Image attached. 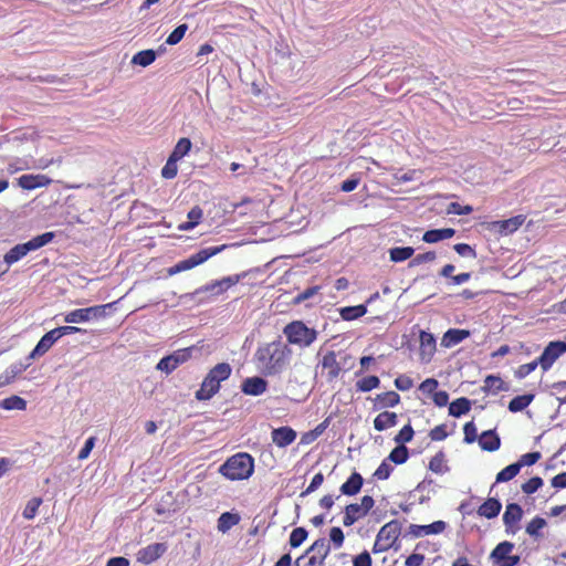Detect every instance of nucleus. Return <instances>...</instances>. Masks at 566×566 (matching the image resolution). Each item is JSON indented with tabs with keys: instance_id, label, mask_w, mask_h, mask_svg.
Wrapping results in <instances>:
<instances>
[{
	"instance_id": "nucleus-6",
	"label": "nucleus",
	"mask_w": 566,
	"mask_h": 566,
	"mask_svg": "<svg viewBox=\"0 0 566 566\" xmlns=\"http://www.w3.org/2000/svg\"><path fill=\"white\" fill-rule=\"evenodd\" d=\"M401 532V525L398 521H390L378 532L373 547L374 553H384L390 549L397 542Z\"/></svg>"
},
{
	"instance_id": "nucleus-61",
	"label": "nucleus",
	"mask_w": 566,
	"mask_h": 566,
	"mask_svg": "<svg viewBox=\"0 0 566 566\" xmlns=\"http://www.w3.org/2000/svg\"><path fill=\"white\" fill-rule=\"evenodd\" d=\"M541 459V453L539 452H530V453H525L521 457L520 461L516 462V464H521V468L524 467V465H533L535 464L538 460Z\"/></svg>"
},
{
	"instance_id": "nucleus-7",
	"label": "nucleus",
	"mask_w": 566,
	"mask_h": 566,
	"mask_svg": "<svg viewBox=\"0 0 566 566\" xmlns=\"http://www.w3.org/2000/svg\"><path fill=\"white\" fill-rule=\"evenodd\" d=\"M113 303L104 304V305H94L84 308H77L71 311L64 315V322L69 324H80L90 322L92 319H98L105 317L106 310L112 307Z\"/></svg>"
},
{
	"instance_id": "nucleus-44",
	"label": "nucleus",
	"mask_w": 566,
	"mask_h": 566,
	"mask_svg": "<svg viewBox=\"0 0 566 566\" xmlns=\"http://www.w3.org/2000/svg\"><path fill=\"white\" fill-rule=\"evenodd\" d=\"M42 503V499L41 497H32L25 505L24 510H23V517L27 518V520H32L34 518V516L36 515V512L39 510V506L41 505Z\"/></svg>"
},
{
	"instance_id": "nucleus-56",
	"label": "nucleus",
	"mask_w": 566,
	"mask_h": 566,
	"mask_svg": "<svg viewBox=\"0 0 566 566\" xmlns=\"http://www.w3.org/2000/svg\"><path fill=\"white\" fill-rule=\"evenodd\" d=\"M539 365V361L538 359L537 360H534V361H531L528 364H524V365H521L517 370L515 371V376L520 379L522 378H525L526 376H528L531 373H533L536 367Z\"/></svg>"
},
{
	"instance_id": "nucleus-45",
	"label": "nucleus",
	"mask_w": 566,
	"mask_h": 566,
	"mask_svg": "<svg viewBox=\"0 0 566 566\" xmlns=\"http://www.w3.org/2000/svg\"><path fill=\"white\" fill-rule=\"evenodd\" d=\"M429 469L434 473H444L447 467L444 464V453L438 452L429 462Z\"/></svg>"
},
{
	"instance_id": "nucleus-58",
	"label": "nucleus",
	"mask_w": 566,
	"mask_h": 566,
	"mask_svg": "<svg viewBox=\"0 0 566 566\" xmlns=\"http://www.w3.org/2000/svg\"><path fill=\"white\" fill-rule=\"evenodd\" d=\"M413 429L410 424L405 426L399 433L396 436L395 441L399 444L409 442L412 440Z\"/></svg>"
},
{
	"instance_id": "nucleus-31",
	"label": "nucleus",
	"mask_w": 566,
	"mask_h": 566,
	"mask_svg": "<svg viewBox=\"0 0 566 566\" xmlns=\"http://www.w3.org/2000/svg\"><path fill=\"white\" fill-rule=\"evenodd\" d=\"M415 253L411 247H397L389 250L390 260L392 262H402L410 259Z\"/></svg>"
},
{
	"instance_id": "nucleus-24",
	"label": "nucleus",
	"mask_w": 566,
	"mask_h": 566,
	"mask_svg": "<svg viewBox=\"0 0 566 566\" xmlns=\"http://www.w3.org/2000/svg\"><path fill=\"white\" fill-rule=\"evenodd\" d=\"M397 418L398 417L395 412L384 411L375 418L374 427L377 431H384L396 426Z\"/></svg>"
},
{
	"instance_id": "nucleus-4",
	"label": "nucleus",
	"mask_w": 566,
	"mask_h": 566,
	"mask_svg": "<svg viewBox=\"0 0 566 566\" xmlns=\"http://www.w3.org/2000/svg\"><path fill=\"white\" fill-rule=\"evenodd\" d=\"M53 238H54L53 232H45L41 235H38V237L31 239L30 241H28L25 243L14 245L12 249H10L4 254V258H3L4 263L8 266L12 265L13 263H15V262L20 261L22 258H24L29 252L35 251V250L44 247L45 244L50 243Z\"/></svg>"
},
{
	"instance_id": "nucleus-2",
	"label": "nucleus",
	"mask_w": 566,
	"mask_h": 566,
	"mask_svg": "<svg viewBox=\"0 0 566 566\" xmlns=\"http://www.w3.org/2000/svg\"><path fill=\"white\" fill-rule=\"evenodd\" d=\"M253 471V458L243 452L232 455L220 467V473L232 481L245 480L252 475Z\"/></svg>"
},
{
	"instance_id": "nucleus-53",
	"label": "nucleus",
	"mask_w": 566,
	"mask_h": 566,
	"mask_svg": "<svg viewBox=\"0 0 566 566\" xmlns=\"http://www.w3.org/2000/svg\"><path fill=\"white\" fill-rule=\"evenodd\" d=\"M156 368L163 373H166L167 375L172 373L176 368H177V365L175 364L174 359L171 358L170 355L161 358L159 360V363L157 364Z\"/></svg>"
},
{
	"instance_id": "nucleus-1",
	"label": "nucleus",
	"mask_w": 566,
	"mask_h": 566,
	"mask_svg": "<svg viewBox=\"0 0 566 566\" xmlns=\"http://www.w3.org/2000/svg\"><path fill=\"white\" fill-rule=\"evenodd\" d=\"M254 358L263 374L276 375L287 364L289 350L280 342H272L260 346Z\"/></svg>"
},
{
	"instance_id": "nucleus-14",
	"label": "nucleus",
	"mask_w": 566,
	"mask_h": 566,
	"mask_svg": "<svg viewBox=\"0 0 566 566\" xmlns=\"http://www.w3.org/2000/svg\"><path fill=\"white\" fill-rule=\"evenodd\" d=\"M436 353V338L424 331L420 332V359L429 363Z\"/></svg>"
},
{
	"instance_id": "nucleus-15",
	"label": "nucleus",
	"mask_w": 566,
	"mask_h": 566,
	"mask_svg": "<svg viewBox=\"0 0 566 566\" xmlns=\"http://www.w3.org/2000/svg\"><path fill=\"white\" fill-rule=\"evenodd\" d=\"M447 524L443 521H437L429 525H416L409 526V534L413 537H422L431 534H440L446 530Z\"/></svg>"
},
{
	"instance_id": "nucleus-29",
	"label": "nucleus",
	"mask_w": 566,
	"mask_h": 566,
	"mask_svg": "<svg viewBox=\"0 0 566 566\" xmlns=\"http://www.w3.org/2000/svg\"><path fill=\"white\" fill-rule=\"evenodd\" d=\"M471 408V401L468 398H458L457 400L452 401L449 406V413L453 417H460L462 415H465L470 411Z\"/></svg>"
},
{
	"instance_id": "nucleus-48",
	"label": "nucleus",
	"mask_w": 566,
	"mask_h": 566,
	"mask_svg": "<svg viewBox=\"0 0 566 566\" xmlns=\"http://www.w3.org/2000/svg\"><path fill=\"white\" fill-rule=\"evenodd\" d=\"M307 537V531L304 527H296L290 535V545L295 548L298 547Z\"/></svg>"
},
{
	"instance_id": "nucleus-9",
	"label": "nucleus",
	"mask_w": 566,
	"mask_h": 566,
	"mask_svg": "<svg viewBox=\"0 0 566 566\" xmlns=\"http://www.w3.org/2000/svg\"><path fill=\"white\" fill-rule=\"evenodd\" d=\"M514 544L511 542L500 543L491 553L494 566H515L520 562V556L512 555Z\"/></svg>"
},
{
	"instance_id": "nucleus-37",
	"label": "nucleus",
	"mask_w": 566,
	"mask_h": 566,
	"mask_svg": "<svg viewBox=\"0 0 566 566\" xmlns=\"http://www.w3.org/2000/svg\"><path fill=\"white\" fill-rule=\"evenodd\" d=\"M329 551H331V547H329V544L327 543V541L325 538H318L306 551V555L315 554L325 559L326 556L328 555Z\"/></svg>"
},
{
	"instance_id": "nucleus-51",
	"label": "nucleus",
	"mask_w": 566,
	"mask_h": 566,
	"mask_svg": "<svg viewBox=\"0 0 566 566\" xmlns=\"http://www.w3.org/2000/svg\"><path fill=\"white\" fill-rule=\"evenodd\" d=\"M192 347L182 348L170 354L177 367L186 363L191 357Z\"/></svg>"
},
{
	"instance_id": "nucleus-25",
	"label": "nucleus",
	"mask_w": 566,
	"mask_h": 566,
	"mask_svg": "<svg viewBox=\"0 0 566 566\" xmlns=\"http://www.w3.org/2000/svg\"><path fill=\"white\" fill-rule=\"evenodd\" d=\"M501 503L496 499H489L478 510L479 515L486 518H493L499 515L501 511Z\"/></svg>"
},
{
	"instance_id": "nucleus-27",
	"label": "nucleus",
	"mask_w": 566,
	"mask_h": 566,
	"mask_svg": "<svg viewBox=\"0 0 566 566\" xmlns=\"http://www.w3.org/2000/svg\"><path fill=\"white\" fill-rule=\"evenodd\" d=\"M322 366L328 370V376L331 378H336L340 373V366L337 363L336 354L334 352H329L323 357Z\"/></svg>"
},
{
	"instance_id": "nucleus-35",
	"label": "nucleus",
	"mask_w": 566,
	"mask_h": 566,
	"mask_svg": "<svg viewBox=\"0 0 566 566\" xmlns=\"http://www.w3.org/2000/svg\"><path fill=\"white\" fill-rule=\"evenodd\" d=\"M191 140L189 138H186V137H182L180 138L172 153L170 154V157L177 159V160H180L182 157H185L191 149Z\"/></svg>"
},
{
	"instance_id": "nucleus-30",
	"label": "nucleus",
	"mask_w": 566,
	"mask_h": 566,
	"mask_svg": "<svg viewBox=\"0 0 566 566\" xmlns=\"http://www.w3.org/2000/svg\"><path fill=\"white\" fill-rule=\"evenodd\" d=\"M156 60V52L154 50H144L136 53L132 59V64L146 67Z\"/></svg>"
},
{
	"instance_id": "nucleus-8",
	"label": "nucleus",
	"mask_w": 566,
	"mask_h": 566,
	"mask_svg": "<svg viewBox=\"0 0 566 566\" xmlns=\"http://www.w3.org/2000/svg\"><path fill=\"white\" fill-rule=\"evenodd\" d=\"M244 276L245 273L224 276L221 280L212 281L197 289L195 294L199 295L201 293H211L212 295H220L224 291L229 290L231 286L239 283Z\"/></svg>"
},
{
	"instance_id": "nucleus-57",
	"label": "nucleus",
	"mask_w": 566,
	"mask_h": 566,
	"mask_svg": "<svg viewBox=\"0 0 566 566\" xmlns=\"http://www.w3.org/2000/svg\"><path fill=\"white\" fill-rule=\"evenodd\" d=\"M436 260V253L434 252H426V253H422V254H418L416 255L409 263V266L410 268H413V266H417V265H420L422 263H428V262H432Z\"/></svg>"
},
{
	"instance_id": "nucleus-22",
	"label": "nucleus",
	"mask_w": 566,
	"mask_h": 566,
	"mask_svg": "<svg viewBox=\"0 0 566 566\" xmlns=\"http://www.w3.org/2000/svg\"><path fill=\"white\" fill-rule=\"evenodd\" d=\"M363 482V476L359 473L354 472L348 480L342 484L340 492L345 495H355L360 491Z\"/></svg>"
},
{
	"instance_id": "nucleus-16",
	"label": "nucleus",
	"mask_w": 566,
	"mask_h": 566,
	"mask_svg": "<svg viewBox=\"0 0 566 566\" xmlns=\"http://www.w3.org/2000/svg\"><path fill=\"white\" fill-rule=\"evenodd\" d=\"M268 381L261 377L254 376L243 380L241 390L249 396H260L265 392Z\"/></svg>"
},
{
	"instance_id": "nucleus-49",
	"label": "nucleus",
	"mask_w": 566,
	"mask_h": 566,
	"mask_svg": "<svg viewBox=\"0 0 566 566\" xmlns=\"http://www.w3.org/2000/svg\"><path fill=\"white\" fill-rule=\"evenodd\" d=\"M178 161L179 160L169 156L167 163L165 164V166L161 169V176L166 179L175 178L178 172V166H177Z\"/></svg>"
},
{
	"instance_id": "nucleus-55",
	"label": "nucleus",
	"mask_w": 566,
	"mask_h": 566,
	"mask_svg": "<svg viewBox=\"0 0 566 566\" xmlns=\"http://www.w3.org/2000/svg\"><path fill=\"white\" fill-rule=\"evenodd\" d=\"M392 465L388 462V460H384L381 462V464L377 468V470L375 471L374 473V476L377 478L378 480H386L389 478L391 471H392Z\"/></svg>"
},
{
	"instance_id": "nucleus-64",
	"label": "nucleus",
	"mask_w": 566,
	"mask_h": 566,
	"mask_svg": "<svg viewBox=\"0 0 566 566\" xmlns=\"http://www.w3.org/2000/svg\"><path fill=\"white\" fill-rule=\"evenodd\" d=\"M438 381L433 378H428L426 380H423L420 386H419V389L423 392V394H434L436 392V389L438 387Z\"/></svg>"
},
{
	"instance_id": "nucleus-38",
	"label": "nucleus",
	"mask_w": 566,
	"mask_h": 566,
	"mask_svg": "<svg viewBox=\"0 0 566 566\" xmlns=\"http://www.w3.org/2000/svg\"><path fill=\"white\" fill-rule=\"evenodd\" d=\"M0 407L6 410H24L27 401L19 396H11L0 402Z\"/></svg>"
},
{
	"instance_id": "nucleus-13",
	"label": "nucleus",
	"mask_w": 566,
	"mask_h": 566,
	"mask_svg": "<svg viewBox=\"0 0 566 566\" xmlns=\"http://www.w3.org/2000/svg\"><path fill=\"white\" fill-rule=\"evenodd\" d=\"M523 515L522 507L516 503H511L506 506L503 514V522L506 527V532L515 533L516 524L521 521Z\"/></svg>"
},
{
	"instance_id": "nucleus-17",
	"label": "nucleus",
	"mask_w": 566,
	"mask_h": 566,
	"mask_svg": "<svg viewBox=\"0 0 566 566\" xmlns=\"http://www.w3.org/2000/svg\"><path fill=\"white\" fill-rule=\"evenodd\" d=\"M271 438L279 448H285L294 442L296 432L290 427H281L273 429Z\"/></svg>"
},
{
	"instance_id": "nucleus-43",
	"label": "nucleus",
	"mask_w": 566,
	"mask_h": 566,
	"mask_svg": "<svg viewBox=\"0 0 566 566\" xmlns=\"http://www.w3.org/2000/svg\"><path fill=\"white\" fill-rule=\"evenodd\" d=\"M408 459V449L403 444L396 447L389 454L388 459L396 464H402Z\"/></svg>"
},
{
	"instance_id": "nucleus-41",
	"label": "nucleus",
	"mask_w": 566,
	"mask_h": 566,
	"mask_svg": "<svg viewBox=\"0 0 566 566\" xmlns=\"http://www.w3.org/2000/svg\"><path fill=\"white\" fill-rule=\"evenodd\" d=\"M521 470V464H510L506 468H504L502 471H500L496 475V483L507 482L512 479H514Z\"/></svg>"
},
{
	"instance_id": "nucleus-28",
	"label": "nucleus",
	"mask_w": 566,
	"mask_h": 566,
	"mask_svg": "<svg viewBox=\"0 0 566 566\" xmlns=\"http://www.w3.org/2000/svg\"><path fill=\"white\" fill-rule=\"evenodd\" d=\"M240 522V516L230 512L222 513L218 518V531L227 533L230 528Z\"/></svg>"
},
{
	"instance_id": "nucleus-63",
	"label": "nucleus",
	"mask_w": 566,
	"mask_h": 566,
	"mask_svg": "<svg viewBox=\"0 0 566 566\" xmlns=\"http://www.w3.org/2000/svg\"><path fill=\"white\" fill-rule=\"evenodd\" d=\"M395 386L401 391H407L412 388L413 381L410 377L402 375L395 379Z\"/></svg>"
},
{
	"instance_id": "nucleus-10",
	"label": "nucleus",
	"mask_w": 566,
	"mask_h": 566,
	"mask_svg": "<svg viewBox=\"0 0 566 566\" xmlns=\"http://www.w3.org/2000/svg\"><path fill=\"white\" fill-rule=\"evenodd\" d=\"M564 353H566V343L551 342L538 357V361L543 370L549 369L556 359Z\"/></svg>"
},
{
	"instance_id": "nucleus-12",
	"label": "nucleus",
	"mask_w": 566,
	"mask_h": 566,
	"mask_svg": "<svg viewBox=\"0 0 566 566\" xmlns=\"http://www.w3.org/2000/svg\"><path fill=\"white\" fill-rule=\"evenodd\" d=\"M19 187L24 190H33L36 188L48 187L52 179L45 175H22L17 179Z\"/></svg>"
},
{
	"instance_id": "nucleus-42",
	"label": "nucleus",
	"mask_w": 566,
	"mask_h": 566,
	"mask_svg": "<svg viewBox=\"0 0 566 566\" xmlns=\"http://www.w3.org/2000/svg\"><path fill=\"white\" fill-rule=\"evenodd\" d=\"M380 380L377 376H367L356 382L358 390L363 392L370 391L379 386Z\"/></svg>"
},
{
	"instance_id": "nucleus-52",
	"label": "nucleus",
	"mask_w": 566,
	"mask_h": 566,
	"mask_svg": "<svg viewBox=\"0 0 566 566\" xmlns=\"http://www.w3.org/2000/svg\"><path fill=\"white\" fill-rule=\"evenodd\" d=\"M323 563H324V558H322L321 556H317L315 554L310 556L307 558V560L305 559V555H302L295 562L296 566H322Z\"/></svg>"
},
{
	"instance_id": "nucleus-47",
	"label": "nucleus",
	"mask_w": 566,
	"mask_h": 566,
	"mask_svg": "<svg viewBox=\"0 0 566 566\" xmlns=\"http://www.w3.org/2000/svg\"><path fill=\"white\" fill-rule=\"evenodd\" d=\"M188 30L187 24H180L178 25L166 39V43L169 45H175L179 43L182 38L185 36L186 32Z\"/></svg>"
},
{
	"instance_id": "nucleus-40",
	"label": "nucleus",
	"mask_w": 566,
	"mask_h": 566,
	"mask_svg": "<svg viewBox=\"0 0 566 566\" xmlns=\"http://www.w3.org/2000/svg\"><path fill=\"white\" fill-rule=\"evenodd\" d=\"M202 217V210L199 208V207H193L189 212H188V219L189 221L188 222H184L181 223L178 228L179 230H182V231H188V230H191L193 229L199 220L201 219Z\"/></svg>"
},
{
	"instance_id": "nucleus-33",
	"label": "nucleus",
	"mask_w": 566,
	"mask_h": 566,
	"mask_svg": "<svg viewBox=\"0 0 566 566\" xmlns=\"http://www.w3.org/2000/svg\"><path fill=\"white\" fill-rule=\"evenodd\" d=\"M483 389L488 392L497 394L506 390L505 382L497 376L490 375L484 380Z\"/></svg>"
},
{
	"instance_id": "nucleus-3",
	"label": "nucleus",
	"mask_w": 566,
	"mask_h": 566,
	"mask_svg": "<svg viewBox=\"0 0 566 566\" xmlns=\"http://www.w3.org/2000/svg\"><path fill=\"white\" fill-rule=\"evenodd\" d=\"M232 368L228 363L217 364L203 379L201 387L196 392L198 400H209L212 398L220 388V382L228 379L231 375Z\"/></svg>"
},
{
	"instance_id": "nucleus-21",
	"label": "nucleus",
	"mask_w": 566,
	"mask_h": 566,
	"mask_svg": "<svg viewBox=\"0 0 566 566\" xmlns=\"http://www.w3.org/2000/svg\"><path fill=\"white\" fill-rule=\"evenodd\" d=\"M454 233L455 230L452 228L428 230L424 232L422 240L427 243H436L452 238Z\"/></svg>"
},
{
	"instance_id": "nucleus-20",
	"label": "nucleus",
	"mask_w": 566,
	"mask_h": 566,
	"mask_svg": "<svg viewBox=\"0 0 566 566\" xmlns=\"http://www.w3.org/2000/svg\"><path fill=\"white\" fill-rule=\"evenodd\" d=\"M470 336V332L467 329H449L441 339V345L449 348L461 343Z\"/></svg>"
},
{
	"instance_id": "nucleus-18",
	"label": "nucleus",
	"mask_w": 566,
	"mask_h": 566,
	"mask_svg": "<svg viewBox=\"0 0 566 566\" xmlns=\"http://www.w3.org/2000/svg\"><path fill=\"white\" fill-rule=\"evenodd\" d=\"M59 338L60 336H57L55 329L48 332L45 335L42 336L40 342L36 344L34 349L29 355L28 359L31 360L35 357L44 355Z\"/></svg>"
},
{
	"instance_id": "nucleus-60",
	"label": "nucleus",
	"mask_w": 566,
	"mask_h": 566,
	"mask_svg": "<svg viewBox=\"0 0 566 566\" xmlns=\"http://www.w3.org/2000/svg\"><path fill=\"white\" fill-rule=\"evenodd\" d=\"M454 250L455 252L461 255V256H464V258H472L474 259L476 256V253L474 251V249L467 244V243H458L454 245Z\"/></svg>"
},
{
	"instance_id": "nucleus-19",
	"label": "nucleus",
	"mask_w": 566,
	"mask_h": 566,
	"mask_svg": "<svg viewBox=\"0 0 566 566\" xmlns=\"http://www.w3.org/2000/svg\"><path fill=\"white\" fill-rule=\"evenodd\" d=\"M479 444L482 450L493 452L500 449L501 440L493 430H488L480 436Z\"/></svg>"
},
{
	"instance_id": "nucleus-39",
	"label": "nucleus",
	"mask_w": 566,
	"mask_h": 566,
	"mask_svg": "<svg viewBox=\"0 0 566 566\" xmlns=\"http://www.w3.org/2000/svg\"><path fill=\"white\" fill-rule=\"evenodd\" d=\"M367 308L365 305L347 306L342 308L340 316L345 321H352L365 315Z\"/></svg>"
},
{
	"instance_id": "nucleus-59",
	"label": "nucleus",
	"mask_w": 566,
	"mask_h": 566,
	"mask_svg": "<svg viewBox=\"0 0 566 566\" xmlns=\"http://www.w3.org/2000/svg\"><path fill=\"white\" fill-rule=\"evenodd\" d=\"M463 432L465 443H473L476 440V427L472 421L464 424Z\"/></svg>"
},
{
	"instance_id": "nucleus-5",
	"label": "nucleus",
	"mask_w": 566,
	"mask_h": 566,
	"mask_svg": "<svg viewBox=\"0 0 566 566\" xmlns=\"http://www.w3.org/2000/svg\"><path fill=\"white\" fill-rule=\"evenodd\" d=\"M283 334L290 344L301 348L311 346L317 338V332L314 328L307 327L302 321H294L287 324L283 329Z\"/></svg>"
},
{
	"instance_id": "nucleus-11",
	"label": "nucleus",
	"mask_w": 566,
	"mask_h": 566,
	"mask_svg": "<svg viewBox=\"0 0 566 566\" xmlns=\"http://www.w3.org/2000/svg\"><path fill=\"white\" fill-rule=\"evenodd\" d=\"M167 548L166 543L150 544L137 552V560L146 565L151 564L160 558L166 553Z\"/></svg>"
},
{
	"instance_id": "nucleus-50",
	"label": "nucleus",
	"mask_w": 566,
	"mask_h": 566,
	"mask_svg": "<svg viewBox=\"0 0 566 566\" xmlns=\"http://www.w3.org/2000/svg\"><path fill=\"white\" fill-rule=\"evenodd\" d=\"M197 266L195 259L190 255L188 259L178 262L175 266L169 269V274H176L182 271L190 270Z\"/></svg>"
},
{
	"instance_id": "nucleus-34",
	"label": "nucleus",
	"mask_w": 566,
	"mask_h": 566,
	"mask_svg": "<svg viewBox=\"0 0 566 566\" xmlns=\"http://www.w3.org/2000/svg\"><path fill=\"white\" fill-rule=\"evenodd\" d=\"M365 516L364 513H361L360 509L358 507V504H349L345 509V516L343 518V524L345 526L353 525L358 518Z\"/></svg>"
},
{
	"instance_id": "nucleus-36",
	"label": "nucleus",
	"mask_w": 566,
	"mask_h": 566,
	"mask_svg": "<svg viewBox=\"0 0 566 566\" xmlns=\"http://www.w3.org/2000/svg\"><path fill=\"white\" fill-rule=\"evenodd\" d=\"M534 399V395H523L513 398L509 403L511 412H518L524 410Z\"/></svg>"
},
{
	"instance_id": "nucleus-54",
	"label": "nucleus",
	"mask_w": 566,
	"mask_h": 566,
	"mask_svg": "<svg viewBox=\"0 0 566 566\" xmlns=\"http://www.w3.org/2000/svg\"><path fill=\"white\" fill-rule=\"evenodd\" d=\"M542 485L543 480L539 476H534L522 485V490L526 494H532L536 492Z\"/></svg>"
},
{
	"instance_id": "nucleus-46",
	"label": "nucleus",
	"mask_w": 566,
	"mask_h": 566,
	"mask_svg": "<svg viewBox=\"0 0 566 566\" xmlns=\"http://www.w3.org/2000/svg\"><path fill=\"white\" fill-rule=\"evenodd\" d=\"M546 526V521L543 517L533 518L526 526V533L530 536L537 537L539 536V531Z\"/></svg>"
},
{
	"instance_id": "nucleus-62",
	"label": "nucleus",
	"mask_w": 566,
	"mask_h": 566,
	"mask_svg": "<svg viewBox=\"0 0 566 566\" xmlns=\"http://www.w3.org/2000/svg\"><path fill=\"white\" fill-rule=\"evenodd\" d=\"M329 537L336 548L342 547L344 543V533L339 527L331 528Z\"/></svg>"
},
{
	"instance_id": "nucleus-23",
	"label": "nucleus",
	"mask_w": 566,
	"mask_h": 566,
	"mask_svg": "<svg viewBox=\"0 0 566 566\" xmlns=\"http://www.w3.org/2000/svg\"><path fill=\"white\" fill-rule=\"evenodd\" d=\"M524 221H525V217L522 214H518L513 218H510V219H506L503 221H499L496 224H497L499 231L502 234L507 235V234L515 232L524 223Z\"/></svg>"
},
{
	"instance_id": "nucleus-26",
	"label": "nucleus",
	"mask_w": 566,
	"mask_h": 566,
	"mask_svg": "<svg viewBox=\"0 0 566 566\" xmlns=\"http://www.w3.org/2000/svg\"><path fill=\"white\" fill-rule=\"evenodd\" d=\"M399 401L400 396L395 391L382 392L375 398V403L378 408L395 407Z\"/></svg>"
},
{
	"instance_id": "nucleus-32",
	"label": "nucleus",
	"mask_w": 566,
	"mask_h": 566,
	"mask_svg": "<svg viewBox=\"0 0 566 566\" xmlns=\"http://www.w3.org/2000/svg\"><path fill=\"white\" fill-rule=\"evenodd\" d=\"M224 249H226L224 244L220 245V247H210V248H206V249L198 251L197 253L192 254L191 256L195 259L196 264L200 265L203 262H206L207 260H209L211 256L218 254L219 252H221Z\"/></svg>"
}]
</instances>
